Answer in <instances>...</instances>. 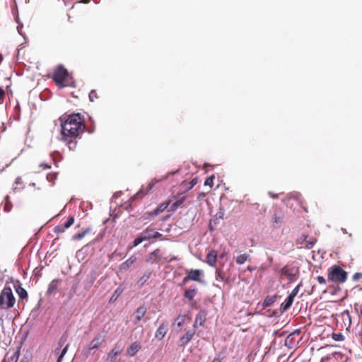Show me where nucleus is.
Listing matches in <instances>:
<instances>
[{
    "mask_svg": "<svg viewBox=\"0 0 362 362\" xmlns=\"http://www.w3.org/2000/svg\"><path fill=\"white\" fill-rule=\"evenodd\" d=\"M59 120L62 136L78 138L86 127L84 119L80 113L63 115Z\"/></svg>",
    "mask_w": 362,
    "mask_h": 362,
    "instance_id": "obj_1",
    "label": "nucleus"
},
{
    "mask_svg": "<svg viewBox=\"0 0 362 362\" xmlns=\"http://www.w3.org/2000/svg\"><path fill=\"white\" fill-rule=\"evenodd\" d=\"M52 79L58 88H62L71 86L73 78L63 65H59L52 74Z\"/></svg>",
    "mask_w": 362,
    "mask_h": 362,
    "instance_id": "obj_2",
    "label": "nucleus"
},
{
    "mask_svg": "<svg viewBox=\"0 0 362 362\" xmlns=\"http://www.w3.org/2000/svg\"><path fill=\"white\" fill-rule=\"evenodd\" d=\"M16 301L11 288L6 285L0 293V310H7L13 308Z\"/></svg>",
    "mask_w": 362,
    "mask_h": 362,
    "instance_id": "obj_3",
    "label": "nucleus"
},
{
    "mask_svg": "<svg viewBox=\"0 0 362 362\" xmlns=\"http://www.w3.org/2000/svg\"><path fill=\"white\" fill-rule=\"evenodd\" d=\"M348 274L339 265H333L330 267L327 279L335 284H342L347 279Z\"/></svg>",
    "mask_w": 362,
    "mask_h": 362,
    "instance_id": "obj_4",
    "label": "nucleus"
},
{
    "mask_svg": "<svg viewBox=\"0 0 362 362\" xmlns=\"http://www.w3.org/2000/svg\"><path fill=\"white\" fill-rule=\"evenodd\" d=\"M162 234L156 231L151 227H147L140 235L133 241V247H136L145 240H149L152 238H160Z\"/></svg>",
    "mask_w": 362,
    "mask_h": 362,
    "instance_id": "obj_5",
    "label": "nucleus"
},
{
    "mask_svg": "<svg viewBox=\"0 0 362 362\" xmlns=\"http://www.w3.org/2000/svg\"><path fill=\"white\" fill-rule=\"evenodd\" d=\"M186 276L183 278L180 286L185 285L188 281H193L200 284L204 283V272L201 269H185Z\"/></svg>",
    "mask_w": 362,
    "mask_h": 362,
    "instance_id": "obj_6",
    "label": "nucleus"
},
{
    "mask_svg": "<svg viewBox=\"0 0 362 362\" xmlns=\"http://www.w3.org/2000/svg\"><path fill=\"white\" fill-rule=\"evenodd\" d=\"M105 341L103 337L98 335L95 337L89 343L88 347L83 350L85 354L88 356L92 350L98 349Z\"/></svg>",
    "mask_w": 362,
    "mask_h": 362,
    "instance_id": "obj_7",
    "label": "nucleus"
},
{
    "mask_svg": "<svg viewBox=\"0 0 362 362\" xmlns=\"http://www.w3.org/2000/svg\"><path fill=\"white\" fill-rule=\"evenodd\" d=\"M168 176H165V177H162V178L160 179H156V178H154L148 184V185L146 186V188L144 187H142L139 192L136 193V194L135 195L136 197H141L142 196H144V194H146L148 192H150L153 187H154V185L156 184V183H158L160 182V181L165 180L167 178Z\"/></svg>",
    "mask_w": 362,
    "mask_h": 362,
    "instance_id": "obj_8",
    "label": "nucleus"
},
{
    "mask_svg": "<svg viewBox=\"0 0 362 362\" xmlns=\"http://www.w3.org/2000/svg\"><path fill=\"white\" fill-rule=\"evenodd\" d=\"M280 272L281 275L286 276L289 281H293L296 278L298 270L295 268H290L288 266H285L281 269Z\"/></svg>",
    "mask_w": 362,
    "mask_h": 362,
    "instance_id": "obj_9",
    "label": "nucleus"
},
{
    "mask_svg": "<svg viewBox=\"0 0 362 362\" xmlns=\"http://www.w3.org/2000/svg\"><path fill=\"white\" fill-rule=\"evenodd\" d=\"M284 219V214L280 210H276L272 218V226L274 228H280Z\"/></svg>",
    "mask_w": 362,
    "mask_h": 362,
    "instance_id": "obj_10",
    "label": "nucleus"
},
{
    "mask_svg": "<svg viewBox=\"0 0 362 362\" xmlns=\"http://www.w3.org/2000/svg\"><path fill=\"white\" fill-rule=\"evenodd\" d=\"M161 259L160 249L157 248L151 252L146 259V262L158 263Z\"/></svg>",
    "mask_w": 362,
    "mask_h": 362,
    "instance_id": "obj_11",
    "label": "nucleus"
},
{
    "mask_svg": "<svg viewBox=\"0 0 362 362\" xmlns=\"http://www.w3.org/2000/svg\"><path fill=\"white\" fill-rule=\"evenodd\" d=\"M299 331H294L287 336L285 339L284 344L289 349H292L295 346V344L297 341L296 337L299 335Z\"/></svg>",
    "mask_w": 362,
    "mask_h": 362,
    "instance_id": "obj_12",
    "label": "nucleus"
},
{
    "mask_svg": "<svg viewBox=\"0 0 362 362\" xmlns=\"http://www.w3.org/2000/svg\"><path fill=\"white\" fill-rule=\"evenodd\" d=\"M206 319V313L205 310H201L195 317V321L194 323V328L197 327L198 326L202 327L204 325V322Z\"/></svg>",
    "mask_w": 362,
    "mask_h": 362,
    "instance_id": "obj_13",
    "label": "nucleus"
},
{
    "mask_svg": "<svg viewBox=\"0 0 362 362\" xmlns=\"http://www.w3.org/2000/svg\"><path fill=\"white\" fill-rule=\"evenodd\" d=\"M141 349V346L140 342L134 341L127 349L126 354L129 357H133Z\"/></svg>",
    "mask_w": 362,
    "mask_h": 362,
    "instance_id": "obj_14",
    "label": "nucleus"
},
{
    "mask_svg": "<svg viewBox=\"0 0 362 362\" xmlns=\"http://www.w3.org/2000/svg\"><path fill=\"white\" fill-rule=\"evenodd\" d=\"M62 282L61 279H55L52 280L50 284L48 286L47 290V295L49 296L54 293H55Z\"/></svg>",
    "mask_w": 362,
    "mask_h": 362,
    "instance_id": "obj_15",
    "label": "nucleus"
},
{
    "mask_svg": "<svg viewBox=\"0 0 362 362\" xmlns=\"http://www.w3.org/2000/svg\"><path fill=\"white\" fill-rule=\"evenodd\" d=\"M194 330L187 331L182 337L180 339V346H185L189 341H191L194 335Z\"/></svg>",
    "mask_w": 362,
    "mask_h": 362,
    "instance_id": "obj_16",
    "label": "nucleus"
},
{
    "mask_svg": "<svg viewBox=\"0 0 362 362\" xmlns=\"http://www.w3.org/2000/svg\"><path fill=\"white\" fill-rule=\"evenodd\" d=\"M216 259L217 252L214 250H211L206 255V262L209 265L214 267L216 265Z\"/></svg>",
    "mask_w": 362,
    "mask_h": 362,
    "instance_id": "obj_17",
    "label": "nucleus"
},
{
    "mask_svg": "<svg viewBox=\"0 0 362 362\" xmlns=\"http://www.w3.org/2000/svg\"><path fill=\"white\" fill-rule=\"evenodd\" d=\"M76 138L71 136H63V140L66 142V146L71 151H74L77 146Z\"/></svg>",
    "mask_w": 362,
    "mask_h": 362,
    "instance_id": "obj_18",
    "label": "nucleus"
},
{
    "mask_svg": "<svg viewBox=\"0 0 362 362\" xmlns=\"http://www.w3.org/2000/svg\"><path fill=\"white\" fill-rule=\"evenodd\" d=\"M146 313V308L145 306L139 307L135 313V321L134 324L136 325L144 317Z\"/></svg>",
    "mask_w": 362,
    "mask_h": 362,
    "instance_id": "obj_19",
    "label": "nucleus"
},
{
    "mask_svg": "<svg viewBox=\"0 0 362 362\" xmlns=\"http://www.w3.org/2000/svg\"><path fill=\"white\" fill-rule=\"evenodd\" d=\"M136 260V257L134 255L131 256L128 259L119 265V270H127Z\"/></svg>",
    "mask_w": 362,
    "mask_h": 362,
    "instance_id": "obj_20",
    "label": "nucleus"
},
{
    "mask_svg": "<svg viewBox=\"0 0 362 362\" xmlns=\"http://www.w3.org/2000/svg\"><path fill=\"white\" fill-rule=\"evenodd\" d=\"M167 332V327L164 324H161L158 328L157 329L155 337L158 339L159 340H161L164 338Z\"/></svg>",
    "mask_w": 362,
    "mask_h": 362,
    "instance_id": "obj_21",
    "label": "nucleus"
},
{
    "mask_svg": "<svg viewBox=\"0 0 362 362\" xmlns=\"http://www.w3.org/2000/svg\"><path fill=\"white\" fill-rule=\"evenodd\" d=\"M293 299L294 298L288 295L286 300L281 305V313H284L290 308L293 303Z\"/></svg>",
    "mask_w": 362,
    "mask_h": 362,
    "instance_id": "obj_22",
    "label": "nucleus"
},
{
    "mask_svg": "<svg viewBox=\"0 0 362 362\" xmlns=\"http://www.w3.org/2000/svg\"><path fill=\"white\" fill-rule=\"evenodd\" d=\"M197 288L195 286H191L189 289H187L185 291L184 297L189 299V300H192L197 294Z\"/></svg>",
    "mask_w": 362,
    "mask_h": 362,
    "instance_id": "obj_23",
    "label": "nucleus"
},
{
    "mask_svg": "<svg viewBox=\"0 0 362 362\" xmlns=\"http://www.w3.org/2000/svg\"><path fill=\"white\" fill-rule=\"evenodd\" d=\"M90 233H92V228L90 227L84 229L82 232L78 233L75 234L74 235H73L72 240H81L85 235H86L87 234H89Z\"/></svg>",
    "mask_w": 362,
    "mask_h": 362,
    "instance_id": "obj_24",
    "label": "nucleus"
},
{
    "mask_svg": "<svg viewBox=\"0 0 362 362\" xmlns=\"http://www.w3.org/2000/svg\"><path fill=\"white\" fill-rule=\"evenodd\" d=\"M16 291L21 300L27 299L28 298V293L25 288L21 287V286H18L16 288Z\"/></svg>",
    "mask_w": 362,
    "mask_h": 362,
    "instance_id": "obj_25",
    "label": "nucleus"
},
{
    "mask_svg": "<svg viewBox=\"0 0 362 362\" xmlns=\"http://www.w3.org/2000/svg\"><path fill=\"white\" fill-rule=\"evenodd\" d=\"M250 260V256L246 253L241 254L238 255L236 259L235 262L238 264H243L247 261Z\"/></svg>",
    "mask_w": 362,
    "mask_h": 362,
    "instance_id": "obj_26",
    "label": "nucleus"
},
{
    "mask_svg": "<svg viewBox=\"0 0 362 362\" xmlns=\"http://www.w3.org/2000/svg\"><path fill=\"white\" fill-rule=\"evenodd\" d=\"M121 350L116 349V348L112 349L108 354V359L110 362H115L117 356L121 354Z\"/></svg>",
    "mask_w": 362,
    "mask_h": 362,
    "instance_id": "obj_27",
    "label": "nucleus"
},
{
    "mask_svg": "<svg viewBox=\"0 0 362 362\" xmlns=\"http://www.w3.org/2000/svg\"><path fill=\"white\" fill-rule=\"evenodd\" d=\"M185 199H186V197H182L180 199H178L176 202H175L174 203H173L172 205L170 206V211H175L180 206H181L184 203Z\"/></svg>",
    "mask_w": 362,
    "mask_h": 362,
    "instance_id": "obj_28",
    "label": "nucleus"
},
{
    "mask_svg": "<svg viewBox=\"0 0 362 362\" xmlns=\"http://www.w3.org/2000/svg\"><path fill=\"white\" fill-rule=\"evenodd\" d=\"M123 289L121 287H118L113 293L112 296L110 299V302L115 301L117 298L122 294Z\"/></svg>",
    "mask_w": 362,
    "mask_h": 362,
    "instance_id": "obj_29",
    "label": "nucleus"
},
{
    "mask_svg": "<svg viewBox=\"0 0 362 362\" xmlns=\"http://www.w3.org/2000/svg\"><path fill=\"white\" fill-rule=\"evenodd\" d=\"M276 296H267L263 303L264 307H269L271 306L275 301Z\"/></svg>",
    "mask_w": 362,
    "mask_h": 362,
    "instance_id": "obj_30",
    "label": "nucleus"
},
{
    "mask_svg": "<svg viewBox=\"0 0 362 362\" xmlns=\"http://www.w3.org/2000/svg\"><path fill=\"white\" fill-rule=\"evenodd\" d=\"M215 178L214 175H212L207 177L204 182L205 186H209L210 188H212L214 186V180Z\"/></svg>",
    "mask_w": 362,
    "mask_h": 362,
    "instance_id": "obj_31",
    "label": "nucleus"
},
{
    "mask_svg": "<svg viewBox=\"0 0 362 362\" xmlns=\"http://www.w3.org/2000/svg\"><path fill=\"white\" fill-rule=\"evenodd\" d=\"M216 280H221L223 281H226V275L221 270H217L216 272Z\"/></svg>",
    "mask_w": 362,
    "mask_h": 362,
    "instance_id": "obj_32",
    "label": "nucleus"
},
{
    "mask_svg": "<svg viewBox=\"0 0 362 362\" xmlns=\"http://www.w3.org/2000/svg\"><path fill=\"white\" fill-rule=\"evenodd\" d=\"M69 344H66L65 347L63 349V350L61 352V354L58 357L57 362H62L63 360L64 356L66 354L68 349H69Z\"/></svg>",
    "mask_w": 362,
    "mask_h": 362,
    "instance_id": "obj_33",
    "label": "nucleus"
},
{
    "mask_svg": "<svg viewBox=\"0 0 362 362\" xmlns=\"http://www.w3.org/2000/svg\"><path fill=\"white\" fill-rule=\"evenodd\" d=\"M74 223V216H69L67 221L62 224L64 227H65L66 229L69 228L71 226L73 225Z\"/></svg>",
    "mask_w": 362,
    "mask_h": 362,
    "instance_id": "obj_34",
    "label": "nucleus"
},
{
    "mask_svg": "<svg viewBox=\"0 0 362 362\" xmlns=\"http://www.w3.org/2000/svg\"><path fill=\"white\" fill-rule=\"evenodd\" d=\"M66 229V228L65 227H64V226L62 224H59L54 227V232L57 234L62 233L65 231Z\"/></svg>",
    "mask_w": 362,
    "mask_h": 362,
    "instance_id": "obj_35",
    "label": "nucleus"
},
{
    "mask_svg": "<svg viewBox=\"0 0 362 362\" xmlns=\"http://www.w3.org/2000/svg\"><path fill=\"white\" fill-rule=\"evenodd\" d=\"M332 339L334 340V341H343L344 339V337L342 334L341 333H334L332 334Z\"/></svg>",
    "mask_w": 362,
    "mask_h": 362,
    "instance_id": "obj_36",
    "label": "nucleus"
},
{
    "mask_svg": "<svg viewBox=\"0 0 362 362\" xmlns=\"http://www.w3.org/2000/svg\"><path fill=\"white\" fill-rule=\"evenodd\" d=\"M168 205H169L168 202H164V203L161 204L158 208H156V209L158 211L159 213L163 212V211H165L167 209Z\"/></svg>",
    "mask_w": 362,
    "mask_h": 362,
    "instance_id": "obj_37",
    "label": "nucleus"
},
{
    "mask_svg": "<svg viewBox=\"0 0 362 362\" xmlns=\"http://www.w3.org/2000/svg\"><path fill=\"white\" fill-rule=\"evenodd\" d=\"M57 173H49L47 175V179L49 182H54L57 179Z\"/></svg>",
    "mask_w": 362,
    "mask_h": 362,
    "instance_id": "obj_38",
    "label": "nucleus"
},
{
    "mask_svg": "<svg viewBox=\"0 0 362 362\" xmlns=\"http://www.w3.org/2000/svg\"><path fill=\"white\" fill-rule=\"evenodd\" d=\"M96 279L95 272H93L89 276L88 286L90 287Z\"/></svg>",
    "mask_w": 362,
    "mask_h": 362,
    "instance_id": "obj_39",
    "label": "nucleus"
},
{
    "mask_svg": "<svg viewBox=\"0 0 362 362\" xmlns=\"http://www.w3.org/2000/svg\"><path fill=\"white\" fill-rule=\"evenodd\" d=\"M316 243V239H312V240H310L308 241H306L305 242V247L308 248V249H311L315 243Z\"/></svg>",
    "mask_w": 362,
    "mask_h": 362,
    "instance_id": "obj_40",
    "label": "nucleus"
},
{
    "mask_svg": "<svg viewBox=\"0 0 362 362\" xmlns=\"http://www.w3.org/2000/svg\"><path fill=\"white\" fill-rule=\"evenodd\" d=\"M307 238H308L307 235H305V234L301 235V236L297 240V243L300 244V245L305 243Z\"/></svg>",
    "mask_w": 362,
    "mask_h": 362,
    "instance_id": "obj_41",
    "label": "nucleus"
},
{
    "mask_svg": "<svg viewBox=\"0 0 362 362\" xmlns=\"http://www.w3.org/2000/svg\"><path fill=\"white\" fill-rule=\"evenodd\" d=\"M66 341V338L64 337H62L60 338V339L58 341V347L57 349H61V348L64 346Z\"/></svg>",
    "mask_w": 362,
    "mask_h": 362,
    "instance_id": "obj_42",
    "label": "nucleus"
},
{
    "mask_svg": "<svg viewBox=\"0 0 362 362\" xmlns=\"http://www.w3.org/2000/svg\"><path fill=\"white\" fill-rule=\"evenodd\" d=\"M89 98L91 101H94L95 99L98 98L97 93L95 90H93L90 92Z\"/></svg>",
    "mask_w": 362,
    "mask_h": 362,
    "instance_id": "obj_43",
    "label": "nucleus"
},
{
    "mask_svg": "<svg viewBox=\"0 0 362 362\" xmlns=\"http://www.w3.org/2000/svg\"><path fill=\"white\" fill-rule=\"evenodd\" d=\"M299 288H300V286H297L296 287H295L292 291L291 292V293L289 294V296H292L293 298H295L296 296V295L298 294V291H299Z\"/></svg>",
    "mask_w": 362,
    "mask_h": 362,
    "instance_id": "obj_44",
    "label": "nucleus"
},
{
    "mask_svg": "<svg viewBox=\"0 0 362 362\" xmlns=\"http://www.w3.org/2000/svg\"><path fill=\"white\" fill-rule=\"evenodd\" d=\"M150 275H151V273L148 272V274H144L143 276H141L140 278V280L139 281L141 283V284H144V282H146L150 277Z\"/></svg>",
    "mask_w": 362,
    "mask_h": 362,
    "instance_id": "obj_45",
    "label": "nucleus"
},
{
    "mask_svg": "<svg viewBox=\"0 0 362 362\" xmlns=\"http://www.w3.org/2000/svg\"><path fill=\"white\" fill-rule=\"evenodd\" d=\"M4 98H5V91L1 87H0V105L4 103Z\"/></svg>",
    "mask_w": 362,
    "mask_h": 362,
    "instance_id": "obj_46",
    "label": "nucleus"
},
{
    "mask_svg": "<svg viewBox=\"0 0 362 362\" xmlns=\"http://www.w3.org/2000/svg\"><path fill=\"white\" fill-rule=\"evenodd\" d=\"M361 278H362V272L355 273L352 276V279L354 281H358Z\"/></svg>",
    "mask_w": 362,
    "mask_h": 362,
    "instance_id": "obj_47",
    "label": "nucleus"
},
{
    "mask_svg": "<svg viewBox=\"0 0 362 362\" xmlns=\"http://www.w3.org/2000/svg\"><path fill=\"white\" fill-rule=\"evenodd\" d=\"M176 320L178 321V322H177V326L178 327H182L183 325L184 322H185L184 318L182 317H181L180 315H179L177 317Z\"/></svg>",
    "mask_w": 362,
    "mask_h": 362,
    "instance_id": "obj_48",
    "label": "nucleus"
},
{
    "mask_svg": "<svg viewBox=\"0 0 362 362\" xmlns=\"http://www.w3.org/2000/svg\"><path fill=\"white\" fill-rule=\"evenodd\" d=\"M317 280L318 283L320 284L325 285L326 284V279L322 276H318L317 277Z\"/></svg>",
    "mask_w": 362,
    "mask_h": 362,
    "instance_id": "obj_49",
    "label": "nucleus"
},
{
    "mask_svg": "<svg viewBox=\"0 0 362 362\" xmlns=\"http://www.w3.org/2000/svg\"><path fill=\"white\" fill-rule=\"evenodd\" d=\"M222 358L219 354L216 355L211 362H221Z\"/></svg>",
    "mask_w": 362,
    "mask_h": 362,
    "instance_id": "obj_50",
    "label": "nucleus"
},
{
    "mask_svg": "<svg viewBox=\"0 0 362 362\" xmlns=\"http://www.w3.org/2000/svg\"><path fill=\"white\" fill-rule=\"evenodd\" d=\"M160 213L158 212V211L156 209L153 211H152L151 212H150L149 215L151 216H157Z\"/></svg>",
    "mask_w": 362,
    "mask_h": 362,
    "instance_id": "obj_51",
    "label": "nucleus"
},
{
    "mask_svg": "<svg viewBox=\"0 0 362 362\" xmlns=\"http://www.w3.org/2000/svg\"><path fill=\"white\" fill-rule=\"evenodd\" d=\"M197 183V180L196 178L193 179L191 182H190V189L194 187V185H195Z\"/></svg>",
    "mask_w": 362,
    "mask_h": 362,
    "instance_id": "obj_52",
    "label": "nucleus"
},
{
    "mask_svg": "<svg viewBox=\"0 0 362 362\" xmlns=\"http://www.w3.org/2000/svg\"><path fill=\"white\" fill-rule=\"evenodd\" d=\"M40 166L43 167L44 169H49L51 168L50 165H47V164H41Z\"/></svg>",
    "mask_w": 362,
    "mask_h": 362,
    "instance_id": "obj_53",
    "label": "nucleus"
},
{
    "mask_svg": "<svg viewBox=\"0 0 362 362\" xmlns=\"http://www.w3.org/2000/svg\"><path fill=\"white\" fill-rule=\"evenodd\" d=\"M206 196V194L204 192H201L198 194V199L203 198Z\"/></svg>",
    "mask_w": 362,
    "mask_h": 362,
    "instance_id": "obj_54",
    "label": "nucleus"
},
{
    "mask_svg": "<svg viewBox=\"0 0 362 362\" xmlns=\"http://www.w3.org/2000/svg\"><path fill=\"white\" fill-rule=\"evenodd\" d=\"M15 183L16 185L21 184V177L16 178Z\"/></svg>",
    "mask_w": 362,
    "mask_h": 362,
    "instance_id": "obj_55",
    "label": "nucleus"
},
{
    "mask_svg": "<svg viewBox=\"0 0 362 362\" xmlns=\"http://www.w3.org/2000/svg\"><path fill=\"white\" fill-rule=\"evenodd\" d=\"M60 349H57V348L55 349V353L58 354Z\"/></svg>",
    "mask_w": 362,
    "mask_h": 362,
    "instance_id": "obj_56",
    "label": "nucleus"
},
{
    "mask_svg": "<svg viewBox=\"0 0 362 362\" xmlns=\"http://www.w3.org/2000/svg\"><path fill=\"white\" fill-rule=\"evenodd\" d=\"M272 197L273 198H277V195H275V194H273Z\"/></svg>",
    "mask_w": 362,
    "mask_h": 362,
    "instance_id": "obj_57",
    "label": "nucleus"
},
{
    "mask_svg": "<svg viewBox=\"0 0 362 362\" xmlns=\"http://www.w3.org/2000/svg\"><path fill=\"white\" fill-rule=\"evenodd\" d=\"M84 2L88 3V2H89V0H86V1H84Z\"/></svg>",
    "mask_w": 362,
    "mask_h": 362,
    "instance_id": "obj_58",
    "label": "nucleus"
},
{
    "mask_svg": "<svg viewBox=\"0 0 362 362\" xmlns=\"http://www.w3.org/2000/svg\"><path fill=\"white\" fill-rule=\"evenodd\" d=\"M247 269H248V270H250V271H251V270H252V269H250V267H247Z\"/></svg>",
    "mask_w": 362,
    "mask_h": 362,
    "instance_id": "obj_59",
    "label": "nucleus"
}]
</instances>
